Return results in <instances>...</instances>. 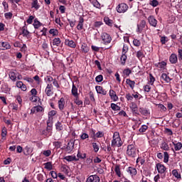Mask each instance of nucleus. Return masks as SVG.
Returning <instances> with one entry per match:
<instances>
[{
  "instance_id": "1",
  "label": "nucleus",
  "mask_w": 182,
  "mask_h": 182,
  "mask_svg": "<svg viewBox=\"0 0 182 182\" xmlns=\"http://www.w3.org/2000/svg\"><path fill=\"white\" fill-rule=\"evenodd\" d=\"M111 146L112 147H122L123 146V141H122V138H120L119 132H116L114 133Z\"/></svg>"
},
{
  "instance_id": "2",
  "label": "nucleus",
  "mask_w": 182,
  "mask_h": 182,
  "mask_svg": "<svg viewBox=\"0 0 182 182\" xmlns=\"http://www.w3.org/2000/svg\"><path fill=\"white\" fill-rule=\"evenodd\" d=\"M75 141H76V140L70 139L68 142L67 146L61 148V150H65V151L68 154L72 153L73 151V149H75Z\"/></svg>"
},
{
  "instance_id": "3",
  "label": "nucleus",
  "mask_w": 182,
  "mask_h": 182,
  "mask_svg": "<svg viewBox=\"0 0 182 182\" xmlns=\"http://www.w3.org/2000/svg\"><path fill=\"white\" fill-rule=\"evenodd\" d=\"M127 154L129 157H135L137 154V149L134 144H129L127 146Z\"/></svg>"
},
{
  "instance_id": "4",
  "label": "nucleus",
  "mask_w": 182,
  "mask_h": 182,
  "mask_svg": "<svg viewBox=\"0 0 182 182\" xmlns=\"http://www.w3.org/2000/svg\"><path fill=\"white\" fill-rule=\"evenodd\" d=\"M129 9V6L124 3H122L117 6V12L119 14H124Z\"/></svg>"
},
{
  "instance_id": "5",
  "label": "nucleus",
  "mask_w": 182,
  "mask_h": 182,
  "mask_svg": "<svg viewBox=\"0 0 182 182\" xmlns=\"http://www.w3.org/2000/svg\"><path fill=\"white\" fill-rule=\"evenodd\" d=\"M101 38L105 45H107L112 42V36H110L107 33H102Z\"/></svg>"
},
{
  "instance_id": "6",
  "label": "nucleus",
  "mask_w": 182,
  "mask_h": 182,
  "mask_svg": "<svg viewBox=\"0 0 182 182\" xmlns=\"http://www.w3.org/2000/svg\"><path fill=\"white\" fill-rule=\"evenodd\" d=\"M156 168L159 174H164V173H166V170H167L164 165L159 163L156 164Z\"/></svg>"
},
{
  "instance_id": "7",
  "label": "nucleus",
  "mask_w": 182,
  "mask_h": 182,
  "mask_svg": "<svg viewBox=\"0 0 182 182\" xmlns=\"http://www.w3.org/2000/svg\"><path fill=\"white\" fill-rule=\"evenodd\" d=\"M86 182H100V178L97 175H91L87 178Z\"/></svg>"
},
{
  "instance_id": "8",
  "label": "nucleus",
  "mask_w": 182,
  "mask_h": 182,
  "mask_svg": "<svg viewBox=\"0 0 182 182\" xmlns=\"http://www.w3.org/2000/svg\"><path fill=\"white\" fill-rule=\"evenodd\" d=\"M129 107L134 114H136L139 116V108L137 107V104H136L135 102H132Z\"/></svg>"
},
{
  "instance_id": "9",
  "label": "nucleus",
  "mask_w": 182,
  "mask_h": 182,
  "mask_svg": "<svg viewBox=\"0 0 182 182\" xmlns=\"http://www.w3.org/2000/svg\"><path fill=\"white\" fill-rule=\"evenodd\" d=\"M146 28V21L142 20L139 23V24L137 25V30L136 32H139V33H141L143 29Z\"/></svg>"
},
{
  "instance_id": "10",
  "label": "nucleus",
  "mask_w": 182,
  "mask_h": 182,
  "mask_svg": "<svg viewBox=\"0 0 182 182\" xmlns=\"http://www.w3.org/2000/svg\"><path fill=\"white\" fill-rule=\"evenodd\" d=\"M148 21H149V25H151V26H154V28H156L157 26V21L154 18V16H150L148 18Z\"/></svg>"
},
{
  "instance_id": "11",
  "label": "nucleus",
  "mask_w": 182,
  "mask_h": 182,
  "mask_svg": "<svg viewBox=\"0 0 182 182\" xmlns=\"http://www.w3.org/2000/svg\"><path fill=\"white\" fill-rule=\"evenodd\" d=\"M43 107L42 106H36L31 108V114H34V113H39V112H43Z\"/></svg>"
},
{
  "instance_id": "12",
  "label": "nucleus",
  "mask_w": 182,
  "mask_h": 182,
  "mask_svg": "<svg viewBox=\"0 0 182 182\" xmlns=\"http://www.w3.org/2000/svg\"><path fill=\"white\" fill-rule=\"evenodd\" d=\"M169 61L171 63H172V65H176V63L178 62L177 55L176 53H172L169 57Z\"/></svg>"
},
{
  "instance_id": "13",
  "label": "nucleus",
  "mask_w": 182,
  "mask_h": 182,
  "mask_svg": "<svg viewBox=\"0 0 182 182\" xmlns=\"http://www.w3.org/2000/svg\"><path fill=\"white\" fill-rule=\"evenodd\" d=\"M172 176L175 177L177 180H181V173L178 169H173L172 171Z\"/></svg>"
},
{
  "instance_id": "14",
  "label": "nucleus",
  "mask_w": 182,
  "mask_h": 182,
  "mask_svg": "<svg viewBox=\"0 0 182 182\" xmlns=\"http://www.w3.org/2000/svg\"><path fill=\"white\" fill-rule=\"evenodd\" d=\"M95 89L97 90V92L99 94V95H107V91H106V90H105L103 88V87L102 86H99V85H97L95 87Z\"/></svg>"
},
{
  "instance_id": "15",
  "label": "nucleus",
  "mask_w": 182,
  "mask_h": 182,
  "mask_svg": "<svg viewBox=\"0 0 182 182\" xmlns=\"http://www.w3.org/2000/svg\"><path fill=\"white\" fill-rule=\"evenodd\" d=\"M109 96L114 102H117L119 100V97H117V95H116V92L113 90H109Z\"/></svg>"
},
{
  "instance_id": "16",
  "label": "nucleus",
  "mask_w": 182,
  "mask_h": 182,
  "mask_svg": "<svg viewBox=\"0 0 182 182\" xmlns=\"http://www.w3.org/2000/svg\"><path fill=\"white\" fill-rule=\"evenodd\" d=\"M47 129H50L51 131L53 130V117H48L47 122Z\"/></svg>"
},
{
  "instance_id": "17",
  "label": "nucleus",
  "mask_w": 182,
  "mask_h": 182,
  "mask_svg": "<svg viewBox=\"0 0 182 182\" xmlns=\"http://www.w3.org/2000/svg\"><path fill=\"white\" fill-rule=\"evenodd\" d=\"M85 23V19L83 18V17L80 16L78 24L77 26V29L78 31H82V29H83V23Z\"/></svg>"
},
{
  "instance_id": "18",
  "label": "nucleus",
  "mask_w": 182,
  "mask_h": 182,
  "mask_svg": "<svg viewBox=\"0 0 182 182\" xmlns=\"http://www.w3.org/2000/svg\"><path fill=\"white\" fill-rule=\"evenodd\" d=\"M41 134L43 136H46V137H49L50 136H52V129L46 128L42 131Z\"/></svg>"
},
{
  "instance_id": "19",
  "label": "nucleus",
  "mask_w": 182,
  "mask_h": 182,
  "mask_svg": "<svg viewBox=\"0 0 182 182\" xmlns=\"http://www.w3.org/2000/svg\"><path fill=\"white\" fill-rule=\"evenodd\" d=\"M161 79V80H164L166 83H170V82H171V78H170V77H168L166 73H162Z\"/></svg>"
},
{
  "instance_id": "20",
  "label": "nucleus",
  "mask_w": 182,
  "mask_h": 182,
  "mask_svg": "<svg viewBox=\"0 0 182 182\" xmlns=\"http://www.w3.org/2000/svg\"><path fill=\"white\" fill-rule=\"evenodd\" d=\"M33 151V149L32 148L26 146L24 148L23 154H25V156H29V155L32 154Z\"/></svg>"
},
{
  "instance_id": "21",
  "label": "nucleus",
  "mask_w": 182,
  "mask_h": 182,
  "mask_svg": "<svg viewBox=\"0 0 182 182\" xmlns=\"http://www.w3.org/2000/svg\"><path fill=\"white\" fill-rule=\"evenodd\" d=\"M64 160H66V161H77L79 159L76 158V156H67L64 157Z\"/></svg>"
},
{
  "instance_id": "22",
  "label": "nucleus",
  "mask_w": 182,
  "mask_h": 182,
  "mask_svg": "<svg viewBox=\"0 0 182 182\" xmlns=\"http://www.w3.org/2000/svg\"><path fill=\"white\" fill-rule=\"evenodd\" d=\"M53 46H60V44L62 43V41H60V38H55L53 40Z\"/></svg>"
},
{
  "instance_id": "23",
  "label": "nucleus",
  "mask_w": 182,
  "mask_h": 182,
  "mask_svg": "<svg viewBox=\"0 0 182 182\" xmlns=\"http://www.w3.org/2000/svg\"><path fill=\"white\" fill-rule=\"evenodd\" d=\"M58 107L60 110H63L65 107V99L63 97H61L58 101Z\"/></svg>"
},
{
  "instance_id": "24",
  "label": "nucleus",
  "mask_w": 182,
  "mask_h": 182,
  "mask_svg": "<svg viewBox=\"0 0 182 182\" xmlns=\"http://www.w3.org/2000/svg\"><path fill=\"white\" fill-rule=\"evenodd\" d=\"M139 112L141 113V114H143V116H147V114H150V112L149 111V109L144 107H140Z\"/></svg>"
},
{
  "instance_id": "25",
  "label": "nucleus",
  "mask_w": 182,
  "mask_h": 182,
  "mask_svg": "<svg viewBox=\"0 0 182 182\" xmlns=\"http://www.w3.org/2000/svg\"><path fill=\"white\" fill-rule=\"evenodd\" d=\"M1 50H6L8 49H11V44L8 42H1Z\"/></svg>"
},
{
  "instance_id": "26",
  "label": "nucleus",
  "mask_w": 182,
  "mask_h": 182,
  "mask_svg": "<svg viewBox=\"0 0 182 182\" xmlns=\"http://www.w3.org/2000/svg\"><path fill=\"white\" fill-rule=\"evenodd\" d=\"M128 173H129V174H131V176L133 177V176H136V174H137V170L136 169V168H133L132 166L128 168Z\"/></svg>"
},
{
  "instance_id": "27",
  "label": "nucleus",
  "mask_w": 182,
  "mask_h": 182,
  "mask_svg": "<svg viewBox=\"0 0 182 182\" xmlns=\"http://www.w3.org/2000/svg\"><path fill=\"white\" fill-rule=\"evenodd\" d=\"M161 149L164 150L165 151H168L170 150V147L168 146V144L166 141H163L161 145Z\"/></svg>"
},
{
  "instance_id": "28",
  "label": "nucleus",
  "mask_w": 182,
  "mask_h": 182,
  "mask_svg": "<svg viewBox=\"0 0 182 182\" xmlns=\"http://www.w3.org/2000/svg\"><path fill=\"white\" fill-rule=\"evenodd\" d=\"M172 143H173V144L174 146V150L176 151H178L181 150V149H182V144H181V142H178L176 144L174 143V142H172Z\"/></svg>"
},
{
  "instance_id": "29",
  "label": "nucleus",
  "mask_w": 182,
  "mask_h": 182,
  "mask_svg": "<svg viewBox=\"0 0 182 182\" xmlns=\"http://www.w3.org/2000/svg\"><path fill=\"white\" fill-rule=\"evenodd\" d=\"M33 26L35 29H39L41 26H42V23H41L39 21H38V18L34 19Z\"/></svg>"
},
{
  "instance_id": "30",
  "label": "nucleus",
  "mask_w": 182,
  "mask_h": 182,
  "mask_svg": "<svg viewBox=\"0 0 182 182\" xmlns=\"http://www.w3.org/2000/svg\"><path fill=\"white\" fill-rule=\"evenodd\" d=\"M32 8H35L36 11L41 8V6H39V3L38 2V0H33L31 3Z\"/></svg>"
},
{
  "instance_id": "31",
  "label": "nucleus",
  "mask_w": 182,
  "mask_h": 182,
  "mask_svg": "<svg viewBox=\"0 0 182 182\" xmlns=\"http://www.w3.org/2000/svg\"><path fill=\"white\" fill-rule=\"evenodd\" d=\"M71 92L75 97H77V96H79V94L77 93V87H76L75 85H73Z\"/></svg>"
},
{
  "instance_id": "32",
  "label": "nucleus",
  "mask_w": 182,
  "mask_h": 182,
  "mask_svg": "<svg viewBox=\"0 0 182 182\" xmlns=\"http://www.w3.org/2000/svg\"><path fill=\"white\" fill-rule=\"evenodd\" d=\"M104 22H105L106 25H108V26H113V20L109 18V17H105Z\"/></svg>"
},
{
  "instance_id": "33",
  "label": "nucleus",
  "mask_w": 182,
  "mask_h": 182,
  "mask_svg": "<svg viewBox=\"0 0 182 182\" xmlns=\"http://www.w3.org/2000/svg\"><path fill=\"white\" fill-rule=\"evenodd\" d=\"M126 83L127 85H129V87H131V89H134V85H136V82L130 79H127Z\"/></svg>"
},
{
  "instance_id": "34",
  "label": "nucleus",
  "mask_w": 182,
  "mask_h": 182,
  "mask_svg": "<svg viewBox=\"0 0 182 182\" xmlns=\"http://www.w3.org/2000/svg\"><path fill=\"white\" fill-rule=\"evenodd\" d=\"M120 60H121V65L124 66L126 65V60H127V55H126V54H122Z\"/></svg>"
},
{
  "instance_id": "35",
  "label": "nucleus",
  "mask_w": 182,
  "mask_h": 182,
  "mask_svg": "<svg viewBox=\"0 0 182 182\" xmlns=\"http://www.w3.org/2000/svg\"><path fill=\"white\" fill-rule=\"evenodd\" d=\"M9 76L10 79L11 80H13V82H16V74L15 73V72L11 71L9 73Z\"/></svg>"
},
{
  "instance_id": "36",
  "label": "nucleus",
  "mask_w": 182,
  "mask_h": 182,
  "mask_svg": "<svg viewBox=\"0 0 182 182\" xmlns=\"http://www.w3.org/2000/svg\"><path fill=\"white\" fill-rule=\"evenodd\" d=\"M55 129L58 130V132H61V130H63V125L62 124V122H57L55 124Z\"/></svg>"
},
{
  "instance_id": "37",
  "label": "nucleus",
  "mask_w": 182,
  "mask_h": 182,
  "mask_svg": "<svg viewBox=\"0 0 182 182\" xmlns=\"http://www.w3.org/2000/svg\"><path fill=\"white\" fill-rule=\"evenodd\" d=\"M49 33L53 35V36H58L59 35V31L56 28H50L49 31Z\"/></svg>"
},
{
  "instance_id": "38",
  "label": "nucleus",
  "mask_w": 182,
  "mask_h": 182,
  "mask_svg": "<svg viewBox=\"0 0 182 182\" xmlns=\"http://www.w3.org/2000/svg\"><path fill=\"white\" fill-rule=\"evenodd\" d=\"M65 43H67L68 46L70 48H76V43L73 41H66Z\"/></svg>"
},
{
  "instance_id": "39",
  "label": "nucleus",
  "mask_w": 182,
  "mask_h": 182,
  "mask_svg": "<svg viewBox=\"0 0 182 182\" xmlns=\"http://www.w3.org/2000/svg\"><path fill=\"white\" fill-rule=\"evenodd\" d=\"M45 166V168H46V170H52V168H53V166H52V162H46L44 164Z\"/></svg>"
},
{
  "instance_id": "40",
  "label": "nucleus",
  "mask_w": 182,
  "mask_h": 182,
  "mask_svg": "<svg viewBox=\"0 0 182 182\" xmlns=\"http://www.w3.org/2000/svg\"><path fill=\"white\" fill-rule=\"evenodd\" d=\"M22 35L25 38H29V31L25 29V27H23L22 28Z\"/></svg>"
},
{
  "instance_id": "41",
  "label": "nucleus",
  "mask_w": 182,
  "mask_h": 182,
  "mask_svg": "<svg viewBox=\"0 0 182 182\" xmlns=\"http://www.w3.org/2000/svg\"><path fill=\"white\" fill-rule=\"evenodd\" d=\"M6 134H8V132L6 131V128L4 127L1 131V137L3 140H5V137H6Z\"/></svg>"
},
{
  "instance_id": "42",
  "label": "nucleus",
  "mask_w": 182,
  "mask_h": 182,
  "mask_svg": "<svg viewBox=\"0 0 182 182\" xmlns=\"http://www.w3.org/2000/svg\"><path fill=\"white\" fill-rule=\"evenodd\" d=\"M111 109L114 111H119L120 110V107L114 103L111 104Z\"/></svg>"
},
{
  "instance_id": "43",
  "label": "nucleus",
  "mask_w": 182,
  "mask_h": 182,
  "mask_svg": "<svg viewBox=\"0 0 182 182\" xmlns=\"http://www.w3.org/2000/svg\"><path fill=\"white\" fill-rule=\"evenodd\" d=\"M136 58H138V59H143V58H144V53H143V51L141 50H139L136 53Z\"/></svg>"
},
{
  "instance_id": "44",
  "label": "nucleus",
  "mask_w": 182,
  "mask_h": 182,
  "mask_svg": "<svg viewBox=\"0 0 182 182\" xmlns=\"http://www.w3.org/2000/svg\"><path fill=\"white\" fill-rule=\"evenodd\" d=\"M149 5L154 6V8H156V6L159 5V1L157 0H150Z\"/></svg>"
},
{
  "instance_id": "45",
  "label": "nucleus",
  "mask_w": 182,
  "mask_h": 182,
  "mask_svg": "<svg viewBox=\"0 0 182 182\" xmlns=\"http://www.w3.org/2000/svg\"><path fill=\"white\" fill-rule=\"evenodd\" d=\"M92 147H93L94 151L95 153H97V151H99L100 146H99V144L97 143L93 142L92 143Z\"/></svg>"
},
{
  "instance_id": "46",
  "label": "nucleus",
  "mask_w": 182,
  "mask_h": 182,
  "mask_svg": "<svg viewBox=\"0 0 182 182\" xmlns=\"http://www.w3.org/2000/svg\"><path fill=\"white\" fill-rule=\"evenodd\" d=\"M114 171H115L117 176H118V177H120V174H121V173H120V166L116 165L115 168H114Z\"/></svg>"
},
{
  "instance_id": "47",
  "label": "nucleus",
  "mask_w": 182,
  "mask_h": 182,
  "mask_svg": "<svg viewBox=\"0 0 182 182\" xmlns=\"http://www.w3.org/2000/svg\"><path fill=\"white\" fill-rule=\"evenodd\" d=\"M168 153L164 152V163H168V159H169Z\"/></svg>"
},
{
  "instance_id": "48",
  "label": "nucleus",
  "mask_w": 182,
  "mask_h": 182,
  "mask_svg": "<svg viewBox=\"0 0 182 182\" xmlns=\"http://www.w3.org/2000/svg\"><path fill=\"white\" fill-rule=\"evenodd\" d=\"M132 70H130L129 68H127L123 70V74L124 75V76H130Z\"/></svg>"
},
{
  "instance_id": "49",
  "label": "nucleus",
  "mask_w": 182,
  "mask_h": 182,
  "mask_svg": "<svg viewBox=\"0 0 182 182\" xmlns=\"http://www.w3.org/2000/svg\"><path fill=\"white\" fill-rule=\"evenodd\" d=\"M149 129V127L147 125H142L139 129L140 133H144L146 130Z\"/></svg>"
},
{
  "instance_id": "50",
  "label": "nucleus",
  "mask_w": 182,
  "mask_h": 182,
  "mask_svg": "<svg viewBox=\"0 0 182 182\" xmlns=\"http://www.w3.org/2000/svg\"><path fill=\"white\" fill-rule=\"evenodd\" d=\"M167 65V63L162 61L161 63H159L158 68H160L161 69H164L166 66Z\"/></svg>"
},
{
  "instance_id": "51",
  "label": "nucleus",
  "mask_w": 182,
  "mask_h": 182,
  "mask_svg": "<svg viewBox=\"0 0 182 182\" xmlns=\"http://www.w3.org/2000/svg\"><path fill=\"white\" fill-rule=\"evenodd\" d=\"M104 136H105V133H103V132L99 131L95 134V137H97V139H100Z\"/></svg>"
},
{
  "instance_id": "52",
  "label": "nucleus",
  "mask_w": 182,
  "mask_h": 182,
  "mask_svg": "<svg viewBox=\"0 0 182 182\" xmlns=\"http://www.w3.org/2000/svg\"><path fill=\"white\" fill-rule=\"evenodd\" d=\"M103 80V75H97L96 77H95V81L97 82V83H100V82H102Z\"/></svg>"
},
{
  "instance_id": "53",
  "label": "nucleus",
  "mask_w": 182,
  "mask_h": 182,
  "mask_svg": "<svg viewBox=\"0 0 182 182\" xmlns=\"http://www.w3.org/2000/svg\"><path fill=\"white\" fill-rule=\"evenodd\" d=\"M129 52V47L124 44L122 54L126 55Z\"/></svg>"
},
{
  "instance_id": "54",
  "label": "nucleus",
  "mask_w": 182,
  "mask_h": 182,
  "mask_svg": "<svg viewBox=\"0 0 182 182\" xmlns=\"http://www.w3.org/2000/svg\"><path fill=\"white\" fill-rule=\"evenodd\" d=\"M53 146L55 147V149H60V147L62 146V142L55 141L53 142Z\"/></svg>"
},
{
  "instance_id": "55",
  "label": "nucleus",
  "mask_w": 182,
  "mask_h": 182,
  "mask_svg": "<svg viewBox=\"0 0 182 182\" xmlns=\"http://www.w3.org/2000/svg\"><path fill=\"white\" fill-rule=\"evenodd\" d=\"M154 82H156V78L153 76L152 74H149V82L151 85H154Z\"/></svg>"
},
{
  "instance_id": "56",
  "label": "nucleus",
  "mask_w": 182,
  "mask_h": 182,
  "mask_svg": "<svg viewBox=\"0 0 182 182\" xmlns=\"http://www.w3.org/2000/svg\"><path fill=\"white\" fill-rule=\"evenodd\" d=\"M77 157L78 159H86V154H82L80 151H78Z\"/></svg>"
},
{
  "instance_id": "57",
  "label": "nucleus",
  "mask_w": 182,
  "mask_h": 182,
  "mask_svg": "<svg viewBox=\"0 0 182 182\" xmlns=\"http://www.w3.org/2000/svg\"><path fill=\"white\" fill-rule=\"evenodd\" d=\"M2 5L4 8V12H8V9L9 8L8 3L6 1H3Z\"/></svg>"
},
{
  "instance_id": "58",
  "label": "nucleus",
  "mask_w": 182,
  "mask_h": 182,
  "mask_svg": "<svg viewBox=\"0 0 182 182\" xmlns=\"http://www.w3.org/2000/svg\"><path fill=\"white\" fill-rule=\"evenodd\" d=\"M80 139H81V140H86V139H89V134H87L86 133H82L80 135Z\"/></svg>"
},
{
  "instance_id": "59",
  "label": "nucleus",
  "mask_w": 182,
  "mask_h": 182,
  "mask_svg": "<svg viewBox=\"0 0 182 182\" xmlns=\"http://www.w3.org/2000/svg\"><path fill=\"white\" fill-rule=\"evenodd\" d=\"M178 60H182V48L178 49Z\"/></svg>"
},
{
  "instance_id": "60",
  "label": "nucleus",
  "mask_w": 182,
  "mask_h": 182,
  "mask_svg": "<svg viewBox=\"0 0 182 182\" xmlns=\"http://www.w3.org/2000/svg\"><path fill=\"white\" fill-rule=\"evenodd\" d=\"M4 16H5L6 19H11L13 14L11 12H8L4 14Z\"/></svg>"
},
{
  "instance_id": "61",
  "label": "nucleus",
  "mask_w": 182,
  "mask_h": 182,
  "mask_svg": "<svg viewBox=\"0 0 182 182\" xmlns=\"http://www.w3.org/2000/svg\"><path fill=\"white\" fill-rule=\"evenodd\" d=\"M11 107H12L13 110L17 111L18 109V105L15 102H13L10 105Z\"/></svg>"
},
{
  "instance_id": "62",
  "label": "nucleus",
  "mask_w": 182,
  "mask_h": 182,
  "mask_svg": "<svg viewBox=\"0 0 182 182\" xmlns=\"http://www.w3.org/2000/svg\"><path fill=\"white\" fill-rule=\"evenodd\" d=\"M133 43H134V46H136V47H139V46H140V45H141V43L140 42V41H139L137 39H134Z\"/></svg>"
},
{
  "instance_id": "63",
  "label": "nucleus",
  "mask_w": 182,
  "mask_h": 182,
  "mask_svg": "<svg viewBox=\"0 0 182 182\" xmlns=\"http://www.w3.org/2000/svg\"><path fill=\"white\" fill-rule=\"evenodd\" d=\"M82 50L84 53H87L89 52V48L87 46H82Z\"/></svg>"
},
{
  "instance_id": "64",
  "label": "nucleus",
  "mask_w": 182,
  "mask_h": 182,
  "mask_svg": "<svg viewBox=\"0 0 182 182\" xmlns=\"http://www.w3.org/2000/svg\"><path fill=\"white\" fill-rule=\"evenodd\" d=\"M45 92L47 96H52V95H53V91H52V90H45Z\"/></svg>"
}]
</instances>
